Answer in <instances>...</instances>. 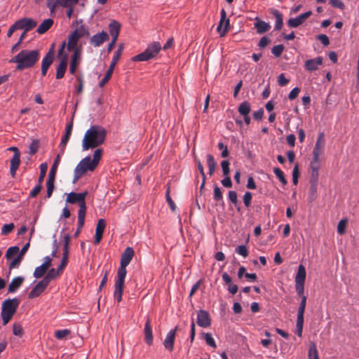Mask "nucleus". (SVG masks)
Here are the masks:
<instances>
[{"mask_svg":"<svg viewBox=\"0 0 359 359\" xmlns=\"http://www.w3.org/2000/svg\"><path fill=\"white\" fill-rule=\"evenodd\" d=\"M107 130L102 126L94 125L88 129L82 140V150L87 151L102 145L105 140Z\"/></svg>","mask_w":359,"mask_h":359,"instance_id":"f257e3e1","label":"nucleus"},{"mask_svg":"<svg viewBox=\"0 0 359 359\" xmlns=\"http://www.w3.org/2000/svg\"><path fill=\"white\" fill-rule=\"evenodd\" d=\"M39 57V50L25 49L11 59L10 62L16 63V70L22 71L33 67L38 62Z\"/></svg>","mask_w":359,"mask_h":359,"instance_id":"f03ea898","label":"nucleus"},{"mask_svg":"<svg viewBox=\"0 0 359 359\" xmlns=\"http://www.w3.org/2000/svg\"><path fill=\"white\" fill-rule=\"evenodd\" d=\"M102 154V149H97L93 154V159L90 156L83 158L74 169L73 182H76L88 171H93L98 165Z\"/></svg>","mask_w":359,"mask_h":359,"instance_id":"7ed1b4c3","label":"nucleus"},{"mask_svg":"<svg viewBox=\"0 0 359 359\" xmlns=\"http://www.w3.org/2000/svg\"><path fill=\"white\" fill-rule=\"evenodd\" d=\"M20 304V300L18 298L7 299L3 302L1 305V317L3 320V325H6L12 318L16 312Z\"/></svg>","mask_w":359,"mask_h":359,"instance_id":"20e7f679","label":"nucleus"},{"mask_svg":"<svg viewBox=\"0 0 359 359\" xmlns=\"http://www.w3.org/2000/svg\"><path fill=\"white\" fill-rule=\"evenodd\" d=\"M161 49L159 42L155 41L149 44L145 50L132 58L134 62L148 61L154 58Z\"/></svg>","mask_w":359,"mask_h":359,"instance_id":"39448f33","label":"nucleus"},{"mask_svg":"<svg viewBox=\"0 0 359 359\" xmlns=\"http://www.w3.org/2000/svg\"><path fill=\"white\" fill-rule=\"evenodd\" d=\"M123 48H124V45L123 43L119 44L118 49L116 50V51L115 52V53L113 56L112 60L111 62V64L109 65V67L106 74L104 75V78L99 83L100 87H101V88L104 87L105 86V84L111 79L113 72H114V69L115 68V66L116 65L118 61L120 59V57L122 54Z\"/></svg>","mask_w":359,"mask_h":359,"instance_id":"423d86ee","label":"nucleus"},{"mask_svg":"<svg viewBox=\"0 0 359 359\" xmlns=\"http://www.w3.org/2000/svg\"><path fill=\"white\" fill-rule=\"evenodd\" d=\"M87 195L88 191H86L81 193L70 192L67 195L66 203L71 204L77 203L79 206V211H86V198Z\"/></svg>","mask_w":359,"mask_h":359,"instance_id":"0eeeda50","label":"nucleus"},{"mask_svg":"<svg viewBox=\"0 0 359 359\" xmlns=\"http://www.w3.org/2000/svg\"><path fill=\"white\" fill-rule=\"evenodd\" d=\"M134 255L135 252L132 248L128 247L126 248V250L121 255L120 266L118 269L117 274L126 276V267L131 262L133 257H134Z\"/></svg>","mask_w":359,"mask_h":359,"instance_id":"6e6552de","label":"nucleus"},{"mask_svg":"<svg viewBox=\"0 0 359 359\" xmlns=\"http://www.w3.org/2000/svg\"><path fill=\"white\" fill-rule=\"evenodd\" d=\"M306 272L305 267L300 264L298 266L297 273L295 276V288L299 296L302 297L304 290V282L306 279Z\"/></svg>","mask_w":359,"mask_h":359,"instance_id":"1a4fd4ad","label":"nucleus"},{"mask_svg":"<svg viewBox=\"0 0 359 359\" xmlns=\"http://www.w3.org/2000/svg\"><path fill=\"white\" fill-rule=\"evenodd\" d=\"M126 276L117 274L114 284V298L118 302L122 299V295L125 287Z\"/></svg>","mask_w":359,"mask_h":359,"instance_id":"9d476101","label":"nucleus"},{"mask_svg":"<svg viewBox=\"0 0 359 359\" xmlns=\"http://www.w3.org/2000/svg\"><path fill=\"white\" fill-rule=\"evenodd\" d=\"M18 30H23L28 32L37 25L36 21L29 18H23L15 22Z\"/></svg>","mask_w":359,"mask_h":359,"instance_id":"9b49d317","label":"nucleus"},{"mask_svg":"<svg viewBox=\"0 0 359 359\" xmlns=\"http://www.w3.org/2000/svg\"><path fill=\"white\" fill-rule=\"evenodd\" d=\"M8 150L14 151L13 158L11 160L10 172L11 176L15 177L16 171L20 163V153L18 149L15 147H10Z\"/></svg>","mask_w":359,"mask_h":359,"instance_id":"f8f14e48","label":"nucleus"},{"mask_svg":"<svg viewBox=\"0 0 359 359\" xmlns=\"http://www.w3.org/2000/svg\"><path fill=\"white\" fill-rule=\"evenodd\" d=\"M230 26L229 19L226 18V13L224 9L221 11V18L219 25L217 27V31L219 34L220 36H224L229 30Z\"/></svg>","mask_w":359,"mask_h":359,"instance_id":"ddd939ff","label":"nucleus"},{"mask_svg":"<svg viewBox=\"0 0 359 359\" xmlns=\"http://www.w3.org/2000/svg\"><path fill=\"white\" fill-rule=\"evenodd\" d=\"M311 15L312 12L309 11L298 15L294 18H290L287 20V25L292 28L297 27L302 25Z\"/></svg>","mask_w":359,"mask_h":359,"instance_id":"4468645a","label":"nucleus"},{"mask_svg":"<svg viewBox=\"0 0 359 359\" xmlns=\"http://www.w3.org/2000/svg\"><path fill=\"white\" fill-rule=\"evenodd\" d=\"M177 328L178 327L176 326L173 330H170L163 341L165 348L170 352H172L174 349V342Z\"/></svg>","mask_w":359,"mask_h":359,"instance_id":"2eb2a0df","label":"nucleus"},{"mask_svg":"<svg viewBox=\"0 0 359 359\" xmlns=\"http://www.w3.org/2000/svg\"><path fill=\"white\" fill-rule=\"evenodd\" d=\"M108 39V34L104 31H102L101 32L93 35L90 38V43L93 45L94 47H99Z\"/></svg>","mask_w":359,"mask_h":359,"instance_id":"dca6fc26","label":"nucleus"},{"mask_svg":"<svg viewBox=\"0 0 359 359\" xmlns=\"http://www.w3.org/2000/svg\"><path fill=\"white\" fill-rule=\"evenodd\" d=\"M106 227V222L104 219H100L97 221L96 229H95V234L94 238V243L97 245L100 243L102 235Z\"/></svg>","mask_w":359,"mask_h":359,"instance_id":"f3484780","label":"nucleus"},{"mask_svg":"<svg viewBox=\"0 0 359 359\" xmlns=\"http://www.w3.org/2000/svg\"><path fill=\"white\" fill-rule=\"evenodd\" d=\"M42 279L40 280L29 293L28 297L29 299H33L39 297L47 287L48 284Z\"/></svg>","mask_w":359,"mask_h":359,"instance_id":"a211bd4d","label":"nucleus"},{"mask_svg":"<svg viewBox=\"0 0 359 359\" xmlns=\"http://www.w3.org/2000/svg\"><path fill=\"white\" fill-rule=\"evenodd\" d=\"M68 62V55L65 54L60 60L59 65L57 67L55 77L57 79H61L64 77L67 70Z\"/></svg>","mask_w":359,"mask_h":359,"instance_id":"6ab92c4d","label":"nucleus"},{"mask_svg":"<svg viewBox=\"0 0 359 359\" xmlns=\"http://www.w3.org/2000/svg\"><path fill=\"white\" fill-rule=\"evenodd\" d=\"M197 324L202 327H208L211 321L209 313L204 310H200L197 314Z\"/></svg>","mask_w":359,"mask_h":359,"instance_id":"aec40b11","label":"nucleus"},{"mask_svg":"<svg viewBox=\"0 0 359 359\" xmlns=\"http://www.w3.org/2000/svg\"><path fill=\"white\" fill-rule=\"evenodd\" d=\"M81 49H76L72 54L70 60L69 72L71 74L76 73L77 67L79 66L81 60Z\"/></svg>","mask_w":359,"mask_h":359,"instance_id":"412c9836","label":"nucleus"},{"mask_svg":"<svg viewBox=\"0 0 359 359\" xmlns=\"http://www.w3.org/2000/svg\"><path fill=\"white\" fill-rule=\"evenodd\" d=\"M323 64V57H318L313 59L308 60L305 62L306 70L313 72L318 69V66Z\"/></svg>","mask_w":359,"mask_h":359,"instance_id":"4be33fe9","label":"nucleus"},{"mask_svg":"<svg viewBox=\"0 0 359 359\" xmlns=\"http://www.w3.org/2000/svg\"><path fill=\"white\" fill-rule=\"evenodd\" d=\"M25 280L22 276H17L12 279L8 285V291L10 293H14L22 285Z\"/></svg>","mask_w":359,"mask_h":359,"instance_id":"5701e85b","label":"nucleus"},{"mask_svg":"<svg viewBox=\"0 0 359 359\" xmlns=\"http://www.w3.org/2000/svg\"><path fill=\"white\" fill-rule=\"evenodd\" d=\"M54 60V44H53L49 49L48 52L46 54L42 60L41 66L46 68H49Z\"/></svg>","mask_w":359,"mask_h":359,"instance_id":"b1692460","label":"nucleus"},{"mask_svg":"<svg viewBox=\"0 0 359 359\" xmlns=\"http://www.w3.org/2000/svg\"><path fill=\"white\" fill-rule=\"evenodd\" d=\"M144 332L145 342L151 346L153 343V333L149 318H147L146 321Z\"/></svg>","mask_w":359,"mask_h":359,"instance_id":"393cba45","label":"nucleus"},{"mask_svg":"<svg viewBox=\"0 0 359 359\" xmlns=\"http://www.w3.org/2000/svg\"><path fill=\"white\" fill-rule=\"evenodd\" d=\"M254 25L257 29V33L259 34H262L268 32L271 28L269 23L261 20L259 18H256V22Z\"/></svg>","mask_w":359,"mask_h":359,"instance_id":"a878e982","label":"nucleus"},{"mask_svg":"<svg viewBox=\"0 0 359 359\" xmlns=\"http://www.w3.org/2000/svg\"><path fill=\"white\" fill-rule=\"evenodd\" d=\"M79 39L77 36H75L72 32L69 34L68 37V41L66 43L67 49L68 51H75L76 49H81V48L77 47V43Z\"/></svg>","mask_w":359,"mask_h":359,"instance_id":"bb28decb","label":"nucleus"},{"mask_svg":"<svg viewBox=\"0 0 359 359\" xmlns=\"http://www.w3.org/2000/svg\"><path fill=\"white\" fill-rule=\"evenodd\" d=\"M222 280L224 282L228 285V291L232 294H235L238 292V286L235 284L232 283L231 278L228 275L227 273L224 272L222 273Z\"/></svg>","mask_w":359,"mask_h":359,"instance_id":"cd10ccee","label":"nucleus"},{"mask_svg":"<svg viewBox=\"0 0 359 359\" xmlns=\"http://www.w3.org/2000/svg\"><path fill=\"white\" fill-rule=\"evenodd\" d=\"M310 166L311 169V179L315 182H317L318 178V170L320 168L319 158H313Z\"/></svg>","mask_w":359,"mask_h":359,"instance_id":"c85d7f7f","label":"nucleus"},{"mask_svg":"<svg viewBox=\"0 0 359 359\" xmlns=\"http://www.w3.org/2000/svg\"><path fill=\"white\" fill-rule=\"evenodd\" d=\"M271 13L276 18L275 29L280 30L283 25L282 13L276 9H271Z\"/></svg>","mask_w":359,"mask_h":359,"instance_id":"c756f323","label":"nucleus"},{"mask_svg":"<svg viewBox=\"0 0 359 359\" xmlns=\"http://www.w3.org/2000/svg\"><path fill=\"white\" fill-rule=\"evenodd\" d=\"M121 25L116 21H112L109 25V33L112 39H117L120 32Z\"/></svg>","mask_w":359,"mask_h":359,"instance_id":"7c9ffc66","label":"nucleus"},{"mask_svg":"<svg viewBox=\"0 0 359 359\" xmlns=\"http://www.w3.org/2000/svg\"><path fill=\"white\" fill-rule=\"evenodd\" d=\"M53 25V20L52 19H46L42 22V23L37 28L36 32L39 34H44Z\"/></svg>","mask_w":359,"mask_h":359,"instance_id":"2f4dec72","label":"nucleus"},{"mask_svg":"<svg viewBox=\"0 0 359 359\" xmlns=\"http://www.w3.org/2000/svg\"><path fill=\"white\" fill-rule=\"evenodd\" d=\"M72 33L77 36L80 39L82 37H88L90 36V32L88 27L83 25H81L79 27H77Z\"/></svg>","mask_w":359,"mask_h":359,"instance_id":"473e14b6","label":"nucleus"},{"mask_svg":"<svg viewBox=\"0 0 359 359\" xmlns=\"http://www.w3.org/2000/svg\"><path fill=\"white\" fill-rule=\"evenodd\" d=\"M251 110L250 104L247 102H243L240 104V105L238 107V111L242 116L249 115Z\"/></svg>","mask_w":359,"mask_h":359,"instance_id":"72a5a7b5","label":"nucleus"},{"mask_svg":"<svg viewBox=\"0 0 359 359\" xmlns=\"http://www.w3.org/2000/svg\"><path fill=\"white\" fill-rule=\"evenodd\" d=\"M62 273L59 272L58 269H50L46 276L43 278L46 282L49 284L51 280L55 279L57 276H59Z\"/></svg>","mask_w":359,"mask_h":359,"instance_id":"f704fd0d","label":"nucleus"},{"mask_svg":"<svg viewBox=\"0 0 359 359\" xmlns=\"http://www.w3.org/2000/svg\"><path fill=\"white\" fill-rule=\"evenodd\" d=\"M61 154H58L56 158L54 161L53 164L52 165V167L50 168V170L48 174V177L52 179H55V174L57 169V166L59 165L60 161V156Z\"/></svg>","mask_w":359,"mask_h":359,"instance_id":"c9c22d12","label":"nucleus"},{"mask_svg":"<svg viewBox=\"0 0 359 359\" xmlns=\"http://www.w3.org/2000/svg\"><path fill=\"white\" fill-rule=\"evenodd\" d=\"M207 163L209 169V174L210 175H212L215 170L217 163L211 154L207 155Z\"/></svg>","mask_w":359,"mask_h":359,"instance_id":"e433bc0d","label":"nucleus"},{"mask_svg":"<svg viewBox=\"0 0 359 359\" xmlns=\"http://www.w3.org/2000/svg\"><path fill=\"white\" fill-rule=\"evenodd\" d=\"M306 297L302 296V301L300 302L299 309H298V313H297V318L304 319V313L306 308Z\"/></svg>","mask_w":359,"mask_h":359,"instance_id":"4c0bfd02","label":"nucleus"},{"mask_svg":"<svg viewBox=\"0 0 359 359\" xmlns=\"http://www.w3.org/2000/svg\"><path fill=\"white\" fill-rule=\"evenodd\" d=\"M70 333H71V331L68 329L58 330L55 332L54 336L57 339L61 340V339H65L67 336H69L70 334Z\"/></svg>","mask_w":359,"mask_h":359,"instance_id":"58836bf2","label":"nucleus"},{"mask_svg":"<svg viewBox=\"0 0 359 359\" xmlns=\"http://www.w3.org/2000/svg\"><path fill=\"white\" fill-rule=\"evenodd\" d=\"M15 229V224L13 223H9L4 224L1 228V235L7 236L11 233Z\"/></svg>","mask_w":359,"mask_h":359,"instance_id":"ea45409f","label":"nucleus"},{"mask_svg":"<svg viewBox=\"0 0 359 359\" xmlns=\"http://www.w3.org/2000/svg\"><path fill=\"white\" fill-rule=\"evenodd\" d=\"M46 4L50 13H53L56 8L60 6V0H47Z\"/></svg>","mask_w":359,"mask_h":359,"instance_id":"a19ab883","label":"nucleus"},{"mask_svg":"<svg viewBox=\"0 0 359 359\" xmlns=\"http://www.w3.org/2000/svg\"><path fill=\"white\" fill-rule=\"evenodd\" d=\"M324 150V145L322 144L316 143L315 147L313 151V158H319V156Z\"/></svg>","mask_w":359,"mask_h":359,"instance_id":"79ce46f5","label":"nucleus"},{"mask_svg":"<svg viewBox=\"0 0 359 359\" xmlns=\"http://www.w3.org/2000/svg\"><path fill=\"white\" fill-rule=\"evenodd\" d=\"M47 271L48 269L42 265L37 266L34 271V276L36 278H40L44 276Z\"/></svg>","mask_w":359,"mask_h":359,"instance_id":"37998d69","label":"nucleus"},{"mask_svg":"<svg viewBox=\"0 0 359 359\" xmlns=\"http://www.w3.org/2000/svg\"><path fill=\"white\" fill-rule=\"evenodd\" d=\"M19 252V248L18 246H12L8 248L6 253V258L10 259L13 256L18 255Z\"/></svg>","mask_w":359,"mask_h":359,"instance_id":"c03bdc74","label":"nucleus"},{"mask_svg":"<svg viewBox=\"0 0 359 359\" xmlns=\"http://www.w3.org/2000/svg\"><path fill=\"white\" fill-rule=\"evenodd\" d=\"M47 168L48 166L46 163H43L40 165V175L38 180L39 184L43 183L44 177L46 175Z\"/></svg>","mask_w":359,"mask_h":359,"instance_id":"a18cd8bd","label":"nucleus"},{"mask_svg":"<svg viewBox=\"0 0 359 359\" xmlns=\"http://www.w3.org/2000/svg\"><path fill=\"white\" fill-rule=\"evenodd\" d=\"M54 182L55 179L52 178H48L46 182V187H47V197L50 198L52 196L53 189H54Z\"/></svg>","mask_w":359,"mask_h":359,"instance_id":"49530a36","label":"nucleus"},{"mask_svg":"<svg viewBox=\"0 0 359 359\" xmlns=\"http://www.w3.org/2000/svg\"><path fill=\"white\" fill-rule=\"evenodd\" d=\"M273 172L283 185L287 184V182L285 177L284 173L279 168H275Z\"/></svg>","mask_w":359,"mask_h":359,"instance_id":"de8ad7c7","label":"nucleus"},{"mask_svg":"<svg viewBox=\"0 0 359 359\" xmlns=\"http://www.w3.org/2000/svg\"><path fill=\"white\" fill-rule=\"evenodd\" d=\"M213 198L216 201H221L223 200V195L221 189L217 186H215L213 191Z\"/></svg>","mask_w":359,"mask_h":359,"instance_id":"09e8293b","label":"nucleus"},{"mask_svg":"<svg viewBox=\"0 0 359 359\" xmlns=\"http://www.w3.org/2000/svg\"><path fill=\"white\" fill-rule=\"evenodd\" d=\"M71 135H67V134H65L63 137H62L61 142L60 143L59 147L60 149V154H63L65 152V149L66 147V145L70 138Z\"/></svg>","mask_w":359,"mask_h":359,"instance_id":"8fccbe9b","label":"nucleus"},{"mask_svg":"<svg viewBox=\"0 0 359 359\" xmlns=\"http://www.w3.org/2000/svg\"><path fill=\"white\" fill-rule=\"evenodd\" d=\"M86 211H79L78 212V227L77 229H81L84 225L85 217Z\"/></svg>","mask_w":359,"mask_h":359,"instance_id":"3c124183","label":"nucleus"},{"mask_svg":"<svg viewBox=\"0 0 359 359\" xmlns=\"http://www.w3.org/2000/svg\"><path fill=\"white\" fill-rule=\"evenodd\" d=\"M309 359H319L318 350L315 344H313L309 348Z\"/></svg>","mask_w":359,"mask_h":359,"instance_id":"603ef678","label":"nucleus"},{"mask_svg":"<svg viewBox=\"0 0 359 359\" xmlns=\"http://www.w3.org/2000/svg\"><path fill=\"white\" fill-rule=\"evenodd\" d=\"M284 50V46L282 44L275 46L271 49V53L276 57H280Z\"/></svg>","mask_w":359,"mask_h":359,"instance_id":"864d4df0","label":"nucleus"},{"mask_svg":"<svg viewBox=\"0 0 359 359\" xmlns=\"http://www.w3.org/2000/svg\"><path fill=\"white\" fill-rule=\"evenodd\" d=\"M23 259L17 255L9 264V269H18Z\"/></svg>","mask_w":359,"mask_h":359,"instance_id":"5fc2aeb1","label":"nucleus"},{"mask_svg":"<svg viewBox=\"0 0 359 359\" xmlns=\"http://www.w3.org/2000/svg\"><path fill=\"white\" fill-rule=\"evenodd\" d=\"M79 0H60V6L63 8L74 7Z\"/></svg>","mask_w":359,"mask_h":359,"instance_id":"6e6d98bb","label":"nucleus"},{"mask_svg":"<svg viewBox=\"0 0 359 359\" xmlns=\"http://www.w3.org/2000/svg\"><path fill=\"white\" fill-rule=\"evenodd\" d=\"M299 170L298 165L296 164L292 170V183L296 185L298 183L299 177Z\"/></svg>","mask_w":359,"mask_h":359,"instance_id":"4d7b16f0","label":"nucleus"},{"mask_svg":"<svg viewBox=\"0 0 359 359\" xmlns=\"http://www.w3.org/2000/svg\"><path fill=\"white\" fill-rule=\"evenodd\" d=\"M236 252L243 256V257H247L248 256V250L246 246L244 245L238 246L236 248Z\"/></svg>","mask_w":359,"mask_h":359,"instance_id":"13d9d810","label":"nucleus"},{"mask_svg":"<svg viewBox=\"0 0 359 359\" xmlns=\"http://www.w3.org/2000/svg\"><path fill=\"white\" fill-rule=\"evenodd\" d=\"M166 196V201L168 202L171 210L175 211V208H176V205L170 196V187H168V189L166 190V196Z\"/></svg>","mask_w":359,"mask_h":359,"instance_id":"bf43d9fd","label":"nucleus"},{"mask_svg":"<svg viewBox=\"0 0 359 359\" xmlns=\"http://www.w3.org/2000/svg\"><path fill=\"white\" fill-rule=\"evenodd\" d=\"M229 201L236 206L237 207L238 201L237 198V194L235 191H229V195H228Z\"/></svg>","mask_w":359,"mask_h":359,"instance_id":"052dcab7","label":"nucleus"},{"mask_svg":"<svg viewBox=\"0 0 359 359\" xmlns=\"http://www.w3.org/2000/svg\"><path fill=\"white\" fill-rule=\"evenodd\" d=\"M13 333L15 336L22 337L23 334V330L22 326L20 324L15 323L13 326Z\"/></svg>","mask_w":359,"mask_h":359,"instance_id":"680f3d73","label":"nucleus"},{"mask_svg":"<svg viewBox=\"0 0 359 359\" xmlns=\"http://www.w3.org/2000/svg\"><path fill=\"white\" fill-rule=\"evenodd\" d=\"M330 4L332 7L337 8L341 10L345 8V5L341 0H330Z\"/></svg>","mask_w":359,"mask_h":359,"instance_id":"e2e57ef3","label":"nucleus"},{"mask_svg":"<svg viewBox=\"0 0 359 359\" xmlns=\"http://www.w3.org/2000/svg\"><path fill=\"white\" fill-rule=\"evenodd\" d=\"M347 224L346 219H341L337 225V231L339 234L342 235L345 233V228Z\"/></svg>","mask_w":359,"mask_h":359,"instance_id":"0e129e2a","label":"nucleus"},{"mask_svg":"<svg viewBox=\"0 0 359 359\" xmlns=\"http://www.w3.org/2000/svg\"><path fill=\"white\" fill-rule=\"evenodd\" d=\"M205 340L206 341V344L209 345L212 348H216V344L215 342L214 339L212 338V335L210 333H206L205 334Z\"/></svg>","mask_w":359,"mask_h":359,"instance_id":"69168bd1","label":"nucleus"},{"mask_svg":"<svg viewBox=\"0 0 359 359\" xmlns=\"http://www.w3.org/2000/svg\"><path fill=\"white\" fill-rule=\"evenodd\" d=\"M252 198V194L249 191L245 192V194H244L243 203H244V205L247 208L250 207V205L251 204Z\"/></svg>","mask_w":359,"mask_h":359,"instance_id":"338daca9","label":"nucleus"},{"mask_svg":"<svg viewBox=\"0 0 359 359\" xmlns=\"http://www.w3.org/2000/svg\"><path fill=\"white\" fill-rule=\"evenodd\" d=\"M221 166L222 168L223 174L225 176H227L229 174L230 169H229V162L228 161H223L221 163Z\"/></svg>","mask_w":359,"mask_h":359,"instance_id":"774afa93","label":"nucleus"}]
</instances>
